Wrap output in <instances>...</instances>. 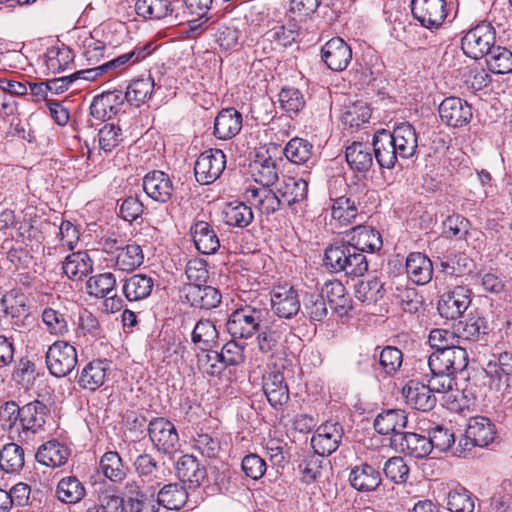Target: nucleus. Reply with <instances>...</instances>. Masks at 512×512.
<instances>
[{"label": "nucleus", "mask_w": 512, "mask_h": 512, "mask_svg": "<svg viewBox=\"0 0 512 512\" xmlns=\"http://www.w3.org/2000/svg\"><path fill=\"white\" fill-rule=\"evenodd\" d=\"M486 375L497 389L507 390L512 386V352L493 354L485 367Z\"/></svg>", "instance_id": "f3484780"}, {"label": "nucleus", "mask_w": 512, "mask_h": 512, "mask_svg": "<svg viewBox=\"0 0 512 512\" xmlns=\"http://www.w3.org/2000/svg\"><path fill=\"white\" fill-rule=\"evenodd\" d=\"M408 278L417 285L429 283L433 276L432 261L421 252H412L406 258Z\"/></svg>", "instance_id": "7c9ffc66"}, {"label": "nucleus", "mask_w": 512, "mask_h": 512, "mask_svg": "<svg viewBox=\"0 0 512 512\" xmlns=\"http://www.w3.org/2000/svg\"><path fill=\"white\" fill-rule=\"evenodd\" d=\"M407 425V415L401 409H389L380 413L374 420L375 430L382 435L393 433L395 437L402 434Z\"/></svg>", "instance_id": "58836bf2"}, {"label": "nucleus", "mask_w": 512, "mask_h": 512, "mask_svg": "<svg viewBox=\"0 0 512 512\" xmlns=\"http://www.w3.org/2000/svg\"><path fill=\"white\" fill-rule=\"evenodd\" d=\"M489 69L495 74L512 71V52L505 47L495 46L486 57Z\"/></svg>", "instance_id": "0e129e2a"}, {"label": "nucleus", "mask_w": 512, "mask_h": 512, "mask_svg": "<svg viewBox=\"0 0 512 512\" xmlns=\"http://www.w3.org/2000/svg\"><path fill=\"white\" fill-rule=\"evenodd\" d=\"M99 471L114 483H121L127 476L128 466L116 451L105 452L99 460Z\"/></svg>", "instance_id": "37998d69"}, {"label": "nucleus", "mask_w": 512, "mask_h": 512, "mask_svg": "<svg viewBox=\"0 0 512 512\" xmlns=\"http://www.w3.org/2000/svg\"><path fill=\"white\" fill-rule=\"evenodd\" d=\"M210 25H213L215 40L221 48L228 50L236 46L239 39V30L235 25V20L223 19L222 22L218 23L217 20L213 18L201 29H207Z\"/></svg>", "instance_id": "49530a36"}, {"label": "nucleus", "mask_w": 512, "mask_h": 512, "mask_svg": "<svg viewBox=\"0 0 512 512\" xmlns=\"http://www.w3.org/2000/svg\"><path fill=\"white\" fill-rule=\"evenodd\" d=\"M247 200L262 214L271 215L283 207L282 200L278 197V191L269 187L252 188L246 191Z\"/></svg>", "instance_id": "c9c22d12"}, {"label": "nucleus", "mask_w": 512, "mask_h": 512, "mask_svg": "<svg viewBox=\"0 0 512 512\" xmlns=\"http://www.w3.org/2000/svg\"><path fill=\"white\" fill-rule=\"evenodd\" d=\"M116 278L113 273L105 272L90 277L86 283L87 293L97 298L106 297L115 287Z\"/></svg>", "instance_id": "69168bd1"}, {"label": "nucleus", "mask_w": 512, "mask_h": 512, "mask_svg": "<svg viewBox=\"0 0 512 512\" xmlns=\"http://www.w3.org/2000/svg\"><path fill=\"white\" fill-rule=\"evenodd\" d=\"M45 358L49 372L58 378L69 375L78 362L76 348L61 340L49 346Z\"/></svg>", "instance_id": "39448f33"}, {"label": "nucleus", "mask_w": 512, "mask_h": 512, "mask_svg": "<svg viewBox=\"0 0 512 512\" xmlns=\"http://www.w3.org/2000/svg\"><path fill=\"white\" fill-rule=\"evenodd\" d=\"M120 90L103 92L94 97L90 105V113L96 119L105 120L111 118V114H116L125 101Z\"/></svg>", "instance_id": "2f4dec72"}, {"label": "nucleus", "mask_w": 512, "mask_h": 512, "mask_svg": "<svg viewBox=\"0 0 512 512\" xmlns=\"http://www.w3.org/2000/svg\"><path fill=\"white\" fill-rule=\"evenodd\" d=\"M371 117V109L364 101H356L346 107L342 115V122L350 128H359L368 123Z\"/></svg>", "instance_id": "680f3d73"}, {"label": "nucleus", "mask_w": 512, "mask_h": 512, "mask_svg": "<svg viewBox=\"0 0 512 512\" xmlns=\"http://www.w3.org/2000/svg\"><path fill=\"white\" fill-rule=\"evenodd\" d=\"M355 297L367 305L375 304L385 295L384 284L376 277L359 280L354 286Z\"/></svg>", "instance_id": "de8ad7c7"}, {"label": "nucleus", "mask_w": 512, "mask_h": 512, "mask_svg": "<svg viewBox=\"0 0 512 512\" xmlns=\"http://www.w3.org/2000/svg\"><path fill=\"white\" fill-rule=\"evenodd\" d=\"M271 304L275 314L286 319L294 317L300 310L298 292L294 287H279L274 290Z\"/></svg>", "instance_id": "a878e982"}, {"label": "nucleus", "mask_w": 512, "mask_h": 512, "mask_svg": "<svg viewBox=\"0 0 512 512\" xmlns=\"http://www.w3.org/2000/svg\"><path fill=\"white\" fill-rule=\"evenodd\" d=\"M251 176L262 187H270L278 180L277 160L266 153H257L256 159L249 165Z\"/></svg>", "instance_id": "b1692460"}, {"label": "nucleus", "mask_w": 512, "mask_h": 512, "mask_svg": "<svg viewBox=\"0 0 512 512\" xmlns=\"http://www.w3.org/2000/svg\"><path fill=\"white\" fill-rule=\"evenodd\" d=\"M447 507L451 512H473L475 504L471 493L466 488L457 486L447 495Z\"/></svg>", "instance_id": "338daca9"}, {"label": "nucleus", "mask_w": 512, "mask_h": 512, "mask_svg": "<svg viewBox=\"0 0 512 512\" xmlns=\"http://www.w3.org/2000/svg\"><path fill=\"white\" fill-rule=\"evenodd\" d=\"M458 339L478 341L488 334L487 320L479 314L470 313L468 317L456 325Z\"/></svg>", "instance_id": "c03bdc74"}, {"label": "nucleus", "mask_w": 512, "mask_h": 512, "mask_svg": "<svg viewBox=\"0 0 512 512\" xmlns=\"http://www.w3.org/2000/svg\"><path fill=\"white\" fill-rule=\"evenodd\" d=\"M191 340L198 349L207 352L218 346L219 332L211 320L201 319L192 331Z\"/></svg>", "instance_id": "79ce46f5"}, {"label": "nucleus", "mask_w": 512, "mask_h": 512, "mask_svg": "<svg viewBox=\"0 0 512 512\" xmlns=\"http://www.w3.org/2000/svg\"><path fill=\"white\" fill-rule=\"evenodd\" d=\"M135 11L145 19H162L171 15L173 9L168 0H137Z\"/></svg>", "instance_id": "4d7b16f0"}, {"label": "nucleus", "mask_w": 512, "mask_h": 512, "mask_svg": "<svg viewBox=\"0 0 512 512\" xmlns=\"http://www.w3.org/2000/svg\"><path fill=\"white\" fill-rule=\"evenodd\" d=\"M152 43L137 45L131 51L123 53L104 63L106 73L118 74L127 70L132 65L142 61L153 51Z\"/></svg>", "instance_id": "72a5a7b5"}, {"label": "nucleus", "mask_w": 512, "mask_h": 512, "mask_svg": "<svg viewBox=\"0 0 512 512\" xmlns=\"http://www.w3.org/2000/svg\"><path fill=\"white\" fill-rule=\"evenodd\" d=\"M188 500V492L180 483L165 484L157 493V507L162 506L168 510L182 509Z\"/></svg>", "instance_id": "a19ab883"}, {"label": "nucleus", "mask_w": 512, "mask_h": 512, "mask_svg": "<svg viewBox=\"0 0 512 512\" xmlns=\"http://www.w3.org/2000/svg\"><path fill=\"white\" fill-rule=\"evenodd\" d=\"M242 121V114L235 108L222 109L214 120V135L220 140H230L241 131Z\"/></svg>", "instance_id": "c85d7f7f"}, {"label": "nucleus", "mask_w": 512, "mask_h": 512, "mask_svg": "<svg viewBox=\"0 0 512 512\" xmlns=\"http://www.w3.org/2000/svg\"><path fill=\"white\" fill-rule=\"evenodd\" d=\"M496 32L491 24L481 23L470 29L461 40L465 55L478 60L487 57L495 47Z\"/></svg>", "instance_id": "20e7f679"}, {"label": "nucleus", "mask_w": 512, "mask_h": 512, "mask_svg": "<svg viewBox=\"0 0 512 512\" xmlns=\"http://www.w3.org/2000/svg\"><path fill=\"white\" fill-rule=\"evenodd\" d=\"M263 390L268 402L275 409L281 408L290 397L284 375L279 371L270 372L264 377Z\"/></svg>", "instance_id": "c756f323"}, {"label": "nucleus", "mask_w": 512, "mask_h": 512, "mask_svg": "<svg viewBox=\"0 0 512 512\" xmlns=\"http://www.w3.org/2000/svg\"><path fill=\"white\" fill-rule=\"evenodd\" d=\"M154 283L152 276L137 273L123 280L122 291L128 301H140L151 295Z\"/></svg>", "instance_id": "e433bc0d"}, {"label": "nucleus", "mask_w": 512, "mask_h": 512, "mask_svg": "<svg viewBox=\"0 0 512 512\" xmlns=\"http://www.w3.org/2000/svg\"><path fill=\"white\" fill-rule=\"evenodd\" d=\"M331 215L332 219L337 221L340 226L349 224L357 216L355 202L345 196L335 199L331 207Z\"/></svg>", "instance_id": "774afa93"}, {"label": "nucleus", "mask_w": 512, "mask_h": 512, "mask_svg": "<svg viewBox=\"0 0 512 512\" xmlns=\"http://www.w3.org/2000/svg\"><path fill=\"white\" fill-rule=\"evenodd\" d=\"M182 292L186 301L195 308L211 310L220 305L222 295L220 291L206 283L202 285H184Z\"/></svg>", "instance_id": "a211bd4d"}, {"label": "nucleus", "mask_w": 512, "mask_h": 512, "mask_svg": "<svg viewBox=\"0 0 512 512\" xmlns=\"http://www.w3.org/2000/svg\"><path fill=\"white\" fill-rule=\"evenodd\" d=\"M190 234L196 249L204 254L211 255L218 251L220 240L211 224L204 220H195L190 228Z\"/></svg>", "instance_id": "412c9836"}, {"label": "nucleus", "mask_w": 512, "mask_h": 512, "mask_svg": "<svg viewBox=\"0 0 512 512\" xmlns=\"http://www.w3.org/2000/svg\"><path fill=\"white\" fill-rule=\"evenodd\" d=\"M402 394L406 403L416 410L427 412L435 407L436 397L428 384L411 380L403 387Z\"/></svg>", "instance_id": "5701e85b"}, {"label": "nucleus", "mask_w": 512, "mask_h": 512, "mask_svg": "<svg viewBox=\"0 0 512 512\" xmlns=\"http://www.w3.org/2000/svg\"><path fill=\"white\" fill-rule=\"evenodd\" d=\"M324 265L332 273L344 272L350 277H361L368 271L366 256L346 242L325 249Z\"/></svg>", "instance_id": "f03ea898"}, {"label": "nucleus", "mask_w": 512, "mask_h": 512, "mask_svg": "<svg viewBox=\"0 0 512 512\" xmlns=\"http://www.w3.org/2000/svg\"><path fill=\"white\" fill-rule=\"evenodd\" d=\"M226 167V155L220 149H208L202 152L194 165L196 181L201 185L214 183Z\"/></svg>", "instance_id": "1a4fd4ad"}, {"label": "nucleus", "mask_w": 512, "mask_h": 512, "mask_svg": "<svg viewBox=\"0 0 512 512\" xmlns=\"http://www.w3.org/2000/svg\"><path fill=\"white\" fill-rule=\"evenodd\" d=\"M70 456V449L57 440H50L42 444L37 452V461L47 467H60L64 465Z\"/></svg>", "instance_id": "4c0bfd02"}, {"label": "nucleus", "mask_w": 512, "mask_h": 512, "mask_svg": "<svg viewBox=\"0 0 512 512\" xmlns=\"http://www.w3.org/2000/svg\"><path fill=\"white\" fill-rule=\"evenodd\" d=\"M441 121L452 128L467 126L473 117L472 107L459 97H447L438 108Z\"/></svg>", "instance_id": "9b49d317"}, {"label": "nucleus", "mask_w": 512, "mask_h": 512, "mask_svg": "<svg viewBox=\"0 0 512 512\" xmlns=\"http://www.w3.org/2000/svg\"><path fill=\"white\" fill-rule=\"evenodd\" d=\"M347 236L349 239L346 243L360 253L378 251L383 245L380 233L369 226L358 225Z\"/></svg>", "instance_id": "bb28decb"}, {"label": "nucleus", "mask_w": 512, "mask_h": 512, "mask_svg": "<svg viewBox=\"0 0 512 512\" xmlns=\"http://www.w3.org/2000/svg\"><path fill=\"white\" fill-rule=\"evenodd\" d=\"M267 314L264 308L243 305L229 315L227 332L233 339H250L256 336Z\"/></svg>", "instance_id": "7ed1b4c3"}, {"label": "nucleus", "mask_w": 512, "mask_h": 512, "mask_svg": "<svg viewBox=\"0 0 512 512\" xmlns=\"http://www.w3.org/2000/svg\"><path fill=\"white\" fill-rule=\"evenodd\" d=\"M321 292L326 297L332 310L340 317L348 315L352 310V299L339 280L327 281Z\"/></svg>", "instance_id": "cd10ccee"}, {"label": "nucleus", "mask_w": 512, "mask_h": 512, "mask_svg": "<svg viewBox=\"0 0 512 512\" xmlns=\"http://www.w3.org/2000/svg\"><path fill=\"white\" fill-rule=\"evenodd\" d=\"M392 442L399 445L403 453L414 458H424L430 454L428 437L417 433L403 432L398 437L392 438Z\"/></svg>", "instance_id": "ea45409f"}, {"label": "nucleus", "mask_w": 512, "mask_h": 512, "mask_svg": "<svg viewBox=\"0 0 512 512\" xmlns=\"http://www.w3.org/2000/svg\"><path fill=\"white\" fill-rule=\"evenodd\" d=\"M109 370V361L93 360L82 369L78 378V384L83 389L95 391L105 383Z\"/></svg>", "instance_id": "473e14b6"}, {"label": "nucleus", "mask_w": 512, "mask_h": 512, "mask_svg": "<svg viewBox=\"0 0 512 512\" xmlns=\"http://www.w3.org/2000/svg\"><path fill=\"white\" fill-rule=\"evenodd\" d=\"M148 435L154 447L162 454L173 455L180 448L176 427L168 419L153 418L148 424Z\"/></svg>", "instance_id": "423d86ee"}, {"label": "nucleus", "mask_w": 512, "mask_h": 512, "mask_svg": "<svg viewBox=\"0 0 512 512\" xmlns=\"http://www.w3.org/2000/svg\"><path fill=\"white\" fill-rule=\"evenodd\" d=\"M223 219L228 226L245 228L252 223L254 214L251 207L244 202L234 201L225 206Z\"/></svg>", "instance_id": "3c124183"}, {"label": "nucleus", "mask_w": 512, "mask_h": 512, "mask_svg": "<svg viewBox=\"0 0 512 512\" xmlns=\"http://www.w3.org/2000/svg\"><path fill=\"white\" fill-rule=\"evenodd\" d=\"M176 475L189 489L199 488L207 480L206 467L192 454L178 458L175 464Z\"/></svg>", "instance_id": "4468645a"}, {"label": "nucleus", "mask_w": 512, "mask_h": 512, "mask_svg": "<svg viewBox=\"0 0 512 512\" xmlns=\"http://www.w3.org/2000/svg\"><path fill=\"white\" fill-rule=\"evenodd\" d=\"M192 447L203 457L215 459L221 451V443L218 437L206 433L197 432L192 438Z\"/></svg>", "instance_id": "e2e57ef3"}, {"label": "nucleus", "mask_w": 512, "mask_h": 512, "mask_svg": "<svg viewBox=\"0 0 512 512\" xmlns=\"http://www.w3.org/2000/svg\"><path fill=\"white\" fill-rule=\"evenodd\" d=\"M86 494L84 485L75 476H68L61 479L56 487L57 499L65 504H76Z\"/></svg>", "instance_id": "603ef678"}, {"label": "nucleus", "mask_w": 512, "mask_h": 512, "mask_svg": "<svg viewBox=\"0 0 512 512\" xmlns=\"http://www.w3.org/2000/svg\"><path fill=\"white\" fill-rule=\"evenodd\" d=\"M465 432L468 439H472L478 447L488 446L495 437L494 424L482 416L471 418Z\"/></svg>", "instance_id": "a18cd8bd"}, {"label": "nucleus", "mask_w": 512, "mask_h": 512, "mask_svg": "<svg viewBox=\"0 0 512 512\" xmlns=\"http://www.w3.org/2000/svg\"><path fill=\"white\" fill-rule=\"evenodd\" d=\"M426 364L430 373H458L468 365V353L461 346L433 352Z\"/></svg>", "instance_id": "6e6552de"}, {"label": "nucleus", "mask_w": 512, "mask_h": 512, "mask_svg": "<svg viewBox=\"0 0 512 512\" xmlns=\"http://www.w3.org/2000/svg\"><path fill=\"white\" fill-rule=\"evenodd\" d=\"M63 272L71 280H81L93 270V262L86 252H74L65 258Z\"/></svg>", "instance_id": "09e8293b"}, {"label": "nucleus", "mask_w": 512, "mask_h": 512, "mask_svg": "<svg viewBox=\"0 0 512 512\" xmlns=\"http://www.w3.org/2000/svg\"><path fill=\"white\" fill-rule=\"evenodd\" d=\"M143 189L154 201L168 202L173 194L174 187L169 176L163 171H152L143 178Z\"/></svg>", "instance_id": "4be33fe9"}, {"label": "nucleus", "mask_w": 512, "mask_h": 512, "mask_svg": "<svg viewBox=\"0 0 512 512\" xmlns=\"http://www.w3.org/2000/svg\"><path fill=\"white\" fill-rule=\"evenodd\" d=\"M413 18L431 31L441 28L448 16L446 0H411Z\"/></svg>", "instance_id": "0eeeda50"}, {"label": "nucleus", "mask_w": 512, "mask_h": 512, "mask_svg": "<svg viewBox=\"0 0 512 512\" xmlns=\"http://www.w3.org/2000/svg\"><path fill=\"white\" fill-rule=\"evenodd\" d=\"M154 89V80L151 77L133 80L125 92V99L132 105L139 106L149 99Z\"/></svg>", "instance_id": "13d9d810"}, {"label": "nucleus", "mask_w": 512, "mask_h": 512, "mask_svg": "<svg viewBox=\"0 0 512 512\" xmlns=\"http://www.w3.org/2000/svg\"><path fill=\"white\" fill-rule=\"evenodd\" d=\"M321 58L332 71L345 70L352 59L350 46L340 37H333L321 49Z\"/></svg>", "instance_id": "2eb2a0df"}, {"label": "nucleus", "mask_w": 512, "mask_h": 512, "mask_svg": "<svg viewBox=\"0 0 512 512\" xmlns=\"http://www.w3.org/2000/svg\"><path fill=\"white\" fill-rule=\"evenodd\" d=\"M471 304V291L464 286H456L443 293L438 301L437 310L445 319H457Z\"/></svg>", "instance_id": "f8f14e48"}, {"label": "nucleus", "mask_w": 512, "mask_h": 512, "mask_svg": "<svg viewBox=\"0 0 512 512\" xmlns=\"http://www.w3.org/2000/svg\"><path fill=\"white\" fill-rule=\"evenodd\" d=\"M0 306L4 316L11 318L25 317L29 313L25 296L16 291L6 293L0 299Z\"/></svg>", "instance_id": "052dcab7"}, {"label": "nucleus", "mask_w": 512, "mask_h": 512, "mask_svg": "<svg viewBox=\"0 0 512 512\" xmlns=\"http://www.w3.org/2000/svg\"><path fill=\"white\" fill-rule=\"evenodd\" d=\"M21 432L19 442H28L31 435L44 429L49 416L48 407L39 400H34L22 406Z\"/></svg>", "instance_id": "9d476101"}, {"label": "nucleus", "mask_w": 512, "mask_h": 512, "mask_svg": "<svg viewBox=\"0 0 512 512\" xmlns=\"http://www.w3.org/2000/svg\"><path fill=\"white\" fill-rule=\"evenodd\" d=\"M134 467L138 476L150 483L152 488L161 485L170 474L165 462L157 461L148 453L139 455L134 461Z\"/></svg>", "instance_id": "dca6fc26"}, {"label": "nucleus", "mask_w": 512, "mask_h": 512, "mask_svg": "<svg viewBox=\"0 0 512 512\" xmlns=\"http://www.w3.org/2000/svg\"><path fill=\"white\" fill-rule=\"evenodd\" d=\"M372 145L380 168L392 169L399 159H409L416 154L418 135L410 123L404 122L394 127L392 132L377 130Z\"/></svg>", "instance_id": "f257e3e1"}, {"label": "nucleus", "mask_w": 512, "mask_h": 512, "mask_svg": "<svg viewBox=\"0 0 512 512\" xmlns=\"http://www.w3.org/2000/svg\"><path fill=\"white\" fill-rule=\"evenodd\" d=\"M126 512H159L154 492L147 494L141 490L138 482H127L124 487Z\"/></svg>", "instance_id": "6ab92c4d"}, {"label": "nucleus", "mask_w": 512, "mask_h": 512, "mask_svg": "<svg viewBox=\"0 0 512 512\" xmlns=\"http://www.w3.org/2000/svg\"><path fill=\"white\" fill-rule=\"evenodd\" d=\"M348 480L351 487L359 492L376 491L382 483L381 473L368 463L351 468Z\"/></svg>", "instance_id": "393cba45"}, {"label": "nucleus", "mask_w": 512, "mask_h": 512, "mask_svg": "<svg viewBox=\"0 0 512 512\" xmlns=\"http://www.w3.org/2000/svg\"><path fill=\"white\" fill-rule=\"evenodd\" d=\"M344 430L336 421H326L320 425L311 439V445L316 454L328 456L339 447Z\"/></svg>", "instance_id": "ddd939ff"}, {"label": "nucleus", "mask_w": 512, "mask_h": 512, "mask_svg": "<svg viewBox=\"0 0 512 512\" xmlns=\"http://www.w3.org/2000/svg\"><path fill=\"white\" fill-rule=\"evenodd\" d=\"M277 191L283 205L297 212V206L307 200L308 182L302 178L287 177L279 184Z\"/></svg>", "instance_id": "aec40b11"}, {"label": "nucleus", "mask_w": 512, "mask_h": 512, "mask_svg": "<svg viewBox=\"0 0 512 512\" xmlns=\"http://www.w3.org/2000/svg\"><path fill=\"white\" fill-rule=\"evenodd\" d=\"M283 153L291 163L308 166L313 158L314 147L308 140L294 137L285 145Z\"/></svg>", "instance_id": "8fccbe9b"}, {"label": "nucleus", "mask_w": 512, "mask_h": 512, "mask_svg": "<svg viewBox=\"0 0 512 512\" xmlns=\"http://www.w3.org/2000/svg\"><path fill=\"white\" fill-rule=\"evenodd\" d=\"M24 450L16 443H8L0 450V467L6 473H18L24 467Z\"/></svg>", "instance_id": "6e6d98bb"}, {"label": "nucleus", "mask_w": 512, "mask_h": 512, "mask_svg": "<svg viewBox=\"0 0 512 512\" xmlns=\"http://www.w3.org/2000/svg\"><path fill=\"white\" fill-rule=\"evenodd\" d=\"M144 254L140 245L128 243L116 254L115 265L121 271H133L143 264Z\"/></svg>", "instance_id": "864d4df0"}, {"label": "nucleus", "mask_w": 512, "mask_h": 512, "mask_svg": "<svg viewBox=\"0 0 512 512\" xmlns=\"http://www.w3.org/2000/svg\"><path fill=\"white\" fill-rule=\"evenodd\" d=\"M471 259L464 253H448L440 258L441 272L460 276L471 270Z\"/></svg>", "instance_id": "bf43d9fd"}, {"label": "nucleus", "mask_w": 512, "mask_h": 512, "mask_svg": "<svg viewBox=\"0 0 512 512\" xmlns=\"http://www.w3.org/2000/svg\"><path fill=\"white\" fill-rule=\"evenodd\" d=\"M45 58L47 69L56 74L66 70L73 63L74 53L65 45L52 46L47 49Z\"/></svg>", "instance_id": "5fc2aeb1"}, {"label": "nucleus", "mask_w": 512, "mask_h": 512, "mask_svg": "<svg viewBox=\"0 0 512 512\" xmlns=\"http://www.w3.org/2000/svg\"><path fill=\"white\" fill-rule=\"evenodd\" d=\"M345 157L353 171L366 173L373 166L375 153L367 143L355 141L346 147Z\"/></svg>", "instance_id": "f704fd0d"}]
</instances>
